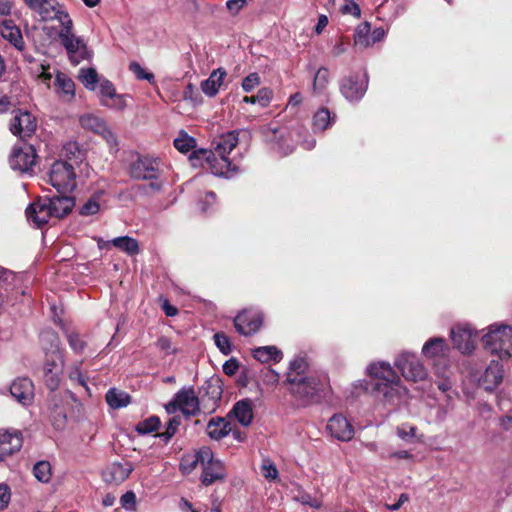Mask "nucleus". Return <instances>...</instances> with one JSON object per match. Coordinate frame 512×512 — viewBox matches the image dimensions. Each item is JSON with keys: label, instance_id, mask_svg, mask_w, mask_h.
<instances>
[{"label": "nucleus", "instance_id": "1", "mask_svg": "<svg viewBox=\"0 0 512 512\" xmlns=\"http://www.w3.org/2000/svg\"><path fill=\"white\" fill-rule=\"evenodd\" d=\"M367 373L378 380L374 384V391L377 397H381L386 403L395 405L407 395L408 390L388 362L371 363L367 367Z\"/></svg>", "mask_w": 512, "mask_h": 512}, {"label": "nucleus", "instance_id": "2", "mask_svg": "<svg viewBox=\"0 0 512 512\" xmlns=\"http://www.w3.org/2000/svg\"><path fill=\"white\" fill-rule=\"evenodd\" d=\"M264 140L272 144V148L282 155L292 153L296 144H301L306 150L315 147L316 141L313 137L308 136L302 127L288 129L271 123L262 128Z\"/></svg>", "mask_w": 512, "mask_h": 512}, {"label": "nucleus", "instance_id": "3", "mask_svg": "<svg viewBox=\"0 0 512 512\" xmlns=\"http://www.w3.org/2000/svg\"><path fill=\"white\" fill-rule=\"evenodd\" d=\"M291 396L302 406L318 403L330 392L329 378L325 373L308 374V376L288 379Z\"/></svg>", "mask_w": 512, "mask_h": 512}, {"label": "nucleus", "instance_id": "4", "mask_svg": "<svg viewBox=\"0 0 512 512\" xmlns=\"http://www.w3.org/2000/svg\"><path fill=\"white\" fill-rule=\"evenodd\" d=\"M74 199L65 194L51 198H40L31 203L26 209L28 222L40 228L48 223L51 217L62 218L71 212L74 207Z\"/></svg>", "mask_w": 512, "mask_h": 512}, {"label": "nucleus", "instance_id": "5", "mask_svg": "<svg viewBox=\"0 0 512 512\" xmlns=\"http://www.w3.org/2000/svg\"><path fill=\"white\" fill-rule=\"evenodd\" d=\"M480 342L484 351L507 361L512 357V326L504 322H495L481 330Z\"/></svg>", "mask_w": 512, "mask_h": 512}, {"label": "nucleus", "instance_id": "6", "mask_svg": "<svg viewBox=\"0 0 512 512\" xmlns=\"http://www.w3.org/2000/svg\"><path fill=\"white\" fill-rule=\"evenodd\" d=\"M197 464H200L203 468L201 481L206 486L224 480L226 477L223 462L215 459L212 450L208 447H202L196 452L193 466Z\"/></svg>", "mask_w": 512, "mask_h": 512}, {"label": "nucleus", "instance_id": "7", "mask_svg": "<svg viewBox=\"0 0 512 512\" xmlns=\"http://www.w3.org/2000/svg\"><path fill=\"white\" fill-rule=\"evenodd\" d=\"M64 23L58 33L61 44L67 51L70 61L77 65L85 59L87 55L86 44L83 39L76 36L73 31V22L70 16H64Z\"/></svg>", "mask_w": 512, "mask_h": 512}, {"label": "nucleus", "instance_id": "8", "mask_svg": "<svg viewBox=\"0 0 512 512\" xmlns=\"http://www.w3.org/2000/svg\"><path fill=\"white\" fill-rule=\"evenodd\" d=\"M50 184L60 193L66 194L76 188L74 164L68 161H55L49 171Z\"/></svg>", "mask_w": 512, "mask_h": 512}, {"label": "nucleus", "instance_id": "9", "mask_svg": "<svg viewBox=\"0 0 512 512\" xmlns=\"http://www.w3.org/2000/svg\"><path fill=\"white\" fill-rule=\"evenodd\" d=\"M166 412L173 414L177 411L187 417L195 416L199 413V399L193 387H183L173 397V399L165 405Z\"/></svg>", "mask_w": 512, "mask_h": 512}, {"label": "nucleus", "instance_id": "10", "mask_svg": "<svg viewBox=\"0 0 512 512\" xmlns=\"http://www.w3.org/2000/svg\"><path fill=\"white\" fill-rule=\"evenodd\" d=\"M402 376L412 382H420L427 378L428 372L419 357L411 352L400 353L394 362Z\"/></svg>", "mask_w": 512, "mask_h": 512}, {"label": "nucleus", "instance_id": "11", "mask_svg": "<svg viewBox=\"0 0 512 512\" xmlns=\"http://www.w3.org/2000/svg\"><path fill=\"white\" fill-rule=\"evenodd\" d=\"M191 160H205L212 174L223 177H233L238 168L226 156H218L212 150L199 149L194 151Z\"/></svg>", "mask_w": 512, "mask_h": 512}, {"label": "nucleus", "instance_id": "12", "mask_svg": "<svg viewBox=\"0 0 512 512\" xmlns=\"http://www.w3.org/2000/svg\"><path fill=\"white\" fill-rule=\"evenodd\" d=\"M161 160L148 155H138L129 167L130 176L137 180H157L161 178Z\"/></svg>", "mask_w": 512, "mask_h": 512}, {"label": "nucleus", "instance_id": "13", "mask_svg": "<svg viewBox=\"0 0 512 512\" xmlns=\"http://www.w3.org/2000/svg\"><path fill=\"white\" fill-rule=\"evenodd\" d=\"M46 335L49 337L52 344L51 353L50 355H47V360L44 365L45 381L47 386L51 390H54L59 384V375L62 372L63 361L59 352L57 336L52 332H48Z\"/></svg>", "mask_w": 512, "mask_h": 512}, {"label": "nucleus", "instance_id": "14", "mask_svg": "<svg viewBox=\"0 0 512 512\" xmlns=\"http://www.w3.org/2000/svg\"><path fill=\"white\" fill-rule=\"evenodd\" d=\"M477 330L469 323L457 324L450 330V338L455 349L469 355L476 348Z\"/></svg>", "mask_w": 512, "mask_h": 512}, {"label": "nucleus", "instance_id": "15", "mask_svg": "<svg viewBox=\"0 0 512 512\" xmlns=\"http://www.w3.org/2000/svg\"><path fill=\"white\" fill-rule=\"evenodd\" d=\"M36 163V151L32 145H15L9 158L10 167L20 173L31 174Z\"/></svg>", "mask_w": 512, "mask_h": 512}, {"label": "nucleus", "instance_id": "16", "mask_svg": "<svg viewBox=\"0 0 512 512\" xmlns=\"http://www.w3.org/2000/svg\"><path fill=\"white\" fill-rule=\"evenodd\" d=\"M27 6L36 13L42 21L56 19L61 25L64 23V16H69L67 12L56 0H24Z\"/></svg>", "mask_w": 512, "mask_h": 512}, {"label": "nucleus", "instance_id": "17", "mask_svg": "<svg viewBox=\"0 0 512 512\" xmlns=\"http://www.w3.org/2000/svg\"><path fill=\"white\" fill-rule=\"evenodd\" d=\"M502 361L491 360L485 370L477 377V385L487 392H493L502 383L504 366Z\"/></svg>", "mask_w": 512, "mask_h": 512}, {"label": "nucleus", "instance_id": "18", "mask_svg": "<svg viewBox=\"0 0 512 512\" xmlns=\"http://www.w3.org/2000/svg\"><path fill=\"white\" fill-rule=\"evenodd\" d=\"M368 87V75L364 71L362 75L346 77L342 80L340 90L342 95L350 102L363 98Z\"/></svg>", "mask_w": 512, "mask_h": 512}, {"label": "nucleus", "instance_id": "19", "mask_svg": "<svg viewBox=\"0 0 512 512\" xmlns=\"http://www.w3.org/2000/svg\"><path fill=\"white\" fill-rule=\"evenodd\" d=\"M263 322V315L257 310H244L234 319V326L237 332L244 336L256 333Z\"/></svg>", "mask_w": 512, "mask_h": 512}, {"label": "nucleus", "instance_id": "20", "mask_svg": "<svg viewBox=\"0 0 512 512\" xmlns=\"http://www.w3.org/2000/svg\"><path fill=\"white\" fill-rule=\"evenodd\" d=\"M385 31L383 28H376L371 31L368 22L361 23L357 26L354 33V47L356 50H362L371 47L377 42L383 40Z\"/></svg>", "mask_w": 512, "mask_h": 512}, {"label": "nucleus", "instance_id": "21", "mask_svg": "<svg viewBox=\"0 0 512 512\" xmlns=\"http://www.w3.org/2000/svg\"><path fill=\"white\" fill-rule=\"evenodd\" d=\"M36 119L28 111H18L10 124V131L24 139L30 137L36 130Z\"/></svg>", "mask_w": 512, "mask_h": 512}, {"label": "nucleus", "instance_id": "22", "mask_svg": "<svg viewBox=\"0 0 512 512\" xmlns=\"http://www.w3.org/2000/svg\"><path fill=\"white\" fill-rule=\"evenodd\" d=\"M80 124L84 129L101 135L110 146H116L117 141L115 135L100 117L93 114H85L80 117Z\"/></svg>", "mask_w": 512, "mask_h": 512}, {"label": "nucleus", "instance_id": "23", "mask_svg": "<svg viewBox=\"0 0 512 512\" xmlns=\"http://www.w3.org/2000/svg\"><path fill=\"white\" fill-rule=\"evenodd\" d=\"M327 429L339 441H350L354 436L352 424L342 414L333 415L328 421Z\"/></svg>", "mask_w": 512, "mask_h": 512}, {"label": "nucleus", "instance_id": "24", "mask_svg": "<svg viewBox=\"0 0 512 512\" xmlns=\"http://www.w3.org/2000/svg\"><path fill=\"white\" fill-rule=\"evenodd\" d=\"M10 393L20 404L28 406L34 399V385L26 377L17 378L10 386Z\"/></svg>", "mask_w": 512, "mask_h": 512}, {"label": "nucleus", "instance_id": "25", "mask_svg": "<svg viewBox=\"0 0 512 512\" xmlns=\"http://www.w3.org/2000/svg\"><path fill=\"white\" fill-rule=\"evenodd\" d=\"M134 466L131 462H114L103 472V479L106 483L118 485L124 482L132 473Z\"/></svg>", "mask_w": 512, "mask_h": 512}, {"label": "nucleus", "instance_id": "26", "mask_svg": "<svg viewBox=\"0 0 512 512\" xmlns=\"http://www.w3.org/2000/svg\"><path fill=\"white\" fill-rule=\"evenodd\" d=\"M449 352V345L441 337L430 338L422 347V354L429 359H443L448 356Z\"/></svg>", "mask_w": 512, "mask_h": 512}, {"label": "nucleus", "instance_id": "27", "mask_svg": "<svg viewBox=\"0 0 512 512\" xmlns=\"http://www.w3.org/2000/svg\"><path fill=\"white\" fill-rule=\"evenodd\" d=\"M22 446L21 434L17 431L11 433L0 431V461L5 457L19 451Z\"/></svg>", "mask_w": 512, "mask_h": 512}, {"label": "nucleus", "instance_id": "28", "mask_svg": "<svg viewBox=\"0 0 512 512\" xmlns=\"http://www.w3.org/2000/svg\"><path fill=\"white\" fill-rule=\"evenodd\" d=\"M54 85L55 91L62 101L70 102L74 99L75 83L68 75L57 71Z\"/></svg>", "mask_w": 512, "mask_h": 512}, {"label": "nucleus", "instance_id": "29", "mask_svg": "<svg viewBox=\"0 0 512 512\" xmlns=\"http://www.w3.org/2000/svg\"><path fill=\"white\" fill-rule=\"evenodd\" d=\"M0 34L2 37L9 41L17 50H23L25 43L21 30L10 19H5L0 23Z\"/></svg>", "mask_w": 512, "mask_h": 512}, {"label": "nucleus", "instance_id": "30", "mask_svg": "<svg viewBox=\"0 0 512 512\" xmlns=\"http://www.w3.org/2000/svg\"><path fill=\"white\" fill-rule=\"evenodd\" d=\"M226 71L222 68L215 69L211 72L209 77L201 82V90L208 97H214L223 84Z\"/></svg>", "mask_w": 512, "mask_h": 512}, {"label": "nucleus", "instance_id": "31", "mask_svg": "<svg viewBox=\"0 0 512 512\" xmlns=\"http://www.w3.org/2000/svg\"><path fill=\"white\" fill-rule=\"evenodd\" d=\"M238 132L231 131L224 135H221L213 142L214 150L218 156H226L236 147L238 144Z\"/></svg>", "mask_w": 512, "mask_h": 512}, {"label": "nucleus", "instance_id": "32", "mask_svg": "<svg viewBox=\"0 0 512 512\" xmlns=\"http://www.w3.org/2000/svg\"><path fill=\"white\" fill-rule=\"evenodd\" d=\"M253 357L259 362L266 363L269 361L279 362L283 354L276 346H262L253 349Z\"/></svg>", "mask_w": 512, "mask_h": 512}, {"label": "nucleus", "instance_id": "33", "mask_svg": "<svg viewBox=\"0 0 512 512\" xmlns=\"http://www.w3.org/2000/svg\"><path fill=\"white\" fill-rule=\"evenodd\" d=\"M230 424L223 418H212L207 425V434L210 438L219 440L230 432Z\"/></svg>", "mask_w": 512, "mask_h": 512}, {"label": "nucleus", "instance_id": "34", "mask_svg": "<svg viewBox=\"0 0 512 512\" xmlns=\"http://www.w3.org/2000/svg\"><path fill=\"white\" fill-rule=\"evenodd\" d=\"M233 413L238 422L243 426L251 424L253 419V410L250 400L238 401L233 408Z\"/></svg>", "mask_w": 512, "mask_h": 512}, {"label": "nucleus", "instance_id": "35", "mask_svg": "<svg viewBox=\"0 0 512 512\" xmlns=\"http://www.w3.org/2000/svg\"><path fill=\"white\" fill-rule=\"evenodd\" d=\"M107 404L112 409H120L126 407L130 403V395L116 388H110L105 396Z\"/></svg>", "mask_w": 512, "mask_h": 512}, {"label": "nucleus", "instance_id": "36", "mask_svg": "<svg viewBox=\"0 0 512 512\" xmlns=\"http://www.w3.org/2000/svg\"><path fill=\"white\" fill-rule=\"evenodd\" d=\"M308 374H318L317 372H309L308 371V363L306 359L302 356H297L294 358L289 365V370L286 376V383H288V379L291 377L301 378L308 376Z\"/></svg>", "mask_w": 512, "mask_h": 512}, {"label": "nucleus", "instance_id": "37", "mask_svg": "<svg viewBox=\"0 0 512 512\" xmlns=\"http://www.w3.org/2000/svg\"><path fill=\"white\" fill-rule=\"evenodd\" d=\"M112 245L130 256L136 255L139 252V245L137 240L129 236L116 237L111 241Z\"/></svg>", "mask_w": 512, "mask_h": 512}, {"label": "nucleus", "instance_id": "38", "mask_svg": "<svg viewBox=\"0 0 512 512\" xmlns=\"http://www.w3.org/2000/svg\"><path fill=\"white\" fill-rule=\"evenodd\" d=\"M333 123L330 111L326 108L319 109L313 117V129L315 132H322Z\"/></svg>", "mask_w": 512, "mask_h": 512}, {"label": "nucleus", "instance_id": "39", "mask_svg": "<svg viewBox=\"0 0 512 512\" xmlns=\"http://www.w3.org/2000/svg\"><path fill=\"white\" fill-rule=\"evenodd\" d=\"M79 79L85 88L93 91L96 90L97 83L100 82L98 73L94 68H82L79 73Z\"/></svg>", "mask_w": 512, "mask_h": 512}, {"label": "nucleus", "instance_id": "40", "mask_svg": "<svg viewBox=\"0 0 512 512\" xmlns=\"http://www.w3.org/2000/svg\"><path fill=\"white\" fill-rule=\"evenodd\" d=\"M62 156L66 157L68 162L78 164L82 161V154L76 142H68L62 148Z\"/></svg>", "mask_w": 512, "mask_h": 512}, {"label": "nucleus", "instance_id": "41", "mask_svg": "<svg viewBox=\"0 0 512 512\" xmlns=\"http://www.w3.org/2000/svg\"><path fill=\"white\" fill-rule=\"evenodd\" d=\"M196 141L193 137L187 133H180L179 136L174 140V147L181 153H188L194 149Z\"/></svg>", "mask_w": 512, "mask_h": 512}, {"label": "nucleus", "instance_id": "42", "mask_svg": "<svg viewBox=\"0 0 512 512\" xmlns=\"http://www.w3.org/2000/svg\"><path fill=\"white\" fill-rule=\"evenodd\" d=\"M160 423V419L157 416H151L140 421L136 426V431L142 435L149 434L156 431L159 428Z\"/></svg>", "mask_w": 512, "mask_h": 512}, {"label": "nucleus", "instance_id": "43", "mask_svg": "<svg viewBox=\"0 0 512 512\" xmlns=\"http://www.w3.org/2000/svg\"><path fill=\"white\" fill-rule=\"evenodd\" d=\"M33 474L38 481L47 483L51 477V466L47 461H40L33 467Z\"/></svg>", "mask_w": 512, "mask_h": 512}, {"label": "nucleus", "instance_id": "44", "mask_svg": "<svg viewBox=\"0 0 512 512\" xmlns=\"http://www.w3.org/2000/svg\"><path fill=\"white\" fill-rule=\"evenodd\" d=\"M435 373L440 378L439 381L437 382L439 390H441L442 392H447L451 390L453 383L449 378V370L447 369V367L439 368L436 364Z\"/></svg>", "mask_w": 512, "mask_h": 512}, {"label": "nucleus", "instance_id": "45", "mask_svg": "<svg viewBox=\"0 0 512 512\" xmlns=\"http://www.w3.org/2000/svg\"><path fill=\"white\" fill-rule=\"evenodd\" d=\"M329 80V71L325 67H321L316 72L313 81V89L315 92H321L327 85Z\"/></svg>", "mask_w": 512, "mask_h": 512}, {"label": "nucleus", "instance_id": "46", "mask_svg": "<svg viewBox=\"0 0 512 512\" xmlns=\"http://www.w3.org/2000/svg\"><path fill=\"white\" fill-rule=\"evenodd\" d=\"M261 474L268 481L276 480L279 475L275 464L269 458L263 459L261 464Z\"/></svg>", "mask_w": 512, "mask_h": 512}, {"label": "nucleus", "instance_id": "47", "mask_svg": "<svg viewBox=\"0 0 512 512\" xmlns=\"http://www.w3.org/2000/svg\"><path fill=\"white\" fill-rule=\"evenodd\" d=\"M101 104L111 109L123 110L127 106L126 96L115 93L111 98L105 99Z\"/></svg>", "mask_w": 512, "mask_h": 512}, {"label": "nucleus", "instance_id": "48", "mask_svg": "<svg viewBox=\"0 0 512 512\" xmlns=\"http://www.w3.org/2000/svg\"><path fill=\"white\" fill-rule=\"evenodd\" d=\"M69 346L75 353H82L86 347V343L81 339L75 331H69L66 334Z\"/></svg>", "mask_w": 512, "mask_h": 512}, {"label": "nucleus", "instance_id": "49", "mask_svg": "<svg viewBox=\"0 0 512 512\" xmlns=\"http://www.w3.org/2000/svg\"><path fill=\"white\" fill-rule=\"evenodd\" d=\"M214 342L217 348L224 354L229 355L232 352V346L229 338L222 332L214 334Z\"/></svg>", "mask_w": 512, "mask_h": 512}, {"label": "nucleus", "instance_id": "50", "mask_svg": "<svg viewBox=\"0 0 512 512\" xmlns=\"http://www.w3.org/2000/svg\"><path fill=\"white\" fill-rule=\"evenodd\" d=\"M99 95L100 102L103 103L105 99L111 98L116 93L115 87L111 81L102 79L99 82Z\"/></svg>", "mask_w": 512, "mask_h": 512}, {"label": "nucleus", "instance_id": "51", "mask_svg": "<svg viewBox=\"0 0 512 512\" xmlns=\"http://www.w3.org/2000/svg\"><path fill=\"white\" fill-rule=\"evenodd\" d=\"M180 423L181 420L179 417L175 416L170 418L167 423L166 430L163 433L159 434L158 436L164 439L166 442L169 441L176 433Z\"/></svg>", "mask_w": 512, "mask_h": 512}, {"label": "nucleus", "instance_id": "52", "mask_svg": "<svg viewBox=\"0 0 512 512\" xmlns=\"http://www.w3.org/2000/svg\"><path fill=\"white\" fill-rule=\"evenodd\" d=\"M100 210V204L95 197L87 200L80 209V214L83 216H91Z\"/></svg>", "mask_w": 512, "mask_h": 512}, {"label": "nucleus", "instance_id": "53", "mask_svg": "<svg viewBox=\"0 0 512 512\" xmlns=\"http://www.w3.org/2000/svg\"><path fill=\"white\" fill-rule=\"evenodd\" d=\"M35 73L42 83L46 84L48 87L50 86V81L53 77V73L50 72L49 65L39 64L35 69Z\"/></svg>", "mask_w": 512, "mask_h": 512}, {"label": "nucleus", "instance_id": "54", "mask_svg": "<svg viewBox=\"0 0 512 512\" xmlns=\"http://www.w3.org/2000/svg\"><path fill=\"white\" fill-rule=\"evenodd\" d=\"M260 84V77L257 73H250L246 76L241 84L242 89L249 93L253 91Z\"/></svg>", "mask_w": 512, "mask_h": 512}, {"label": "nucleus", "instance_id": "55", "mask_svg": "<svg viewBox=\"0 0 512 512\" xmlns=\"http://www.w3.org/2000/svg\"><path fill=\"white\" fill-rule=\"evenodd\" d=\"M255 96H256V103L264 108L270 104V102L273 98V92L271 89L264 87V88H261L260 90H258V92Z\"/></svg>", "mask_w": 512, "mask_h": 512}, {"label": "nucleus", "instance_id": "56", "mask_svg": "<svg viewBox=\"0 0 512 512\" xmlns=\"http://www.w3.org/2000/svg\"><path fill=\"white\" fill-rule=\"evenodd\" d=\"M130 70L136 75L137 79L148 81H152L154 79V75L152 73L147 72L140 64L136 62H132L130 64Z\"/></svg>", "mask_w": 512, "mask_h": 512}, {"label": "nucleus", "instance_id": "57", "mask_svg": "<svg viewBox=\"0 0 512 512\" xmlns=\"http://www.w3.org/2000/svg\"><path fill=\"white\" fill-rule=\"evenodd\" d=\"M346 3L341 7V11L343 14H349L356 18L361 16V9L354 0H345Z\"/></svg>", "mask_w": 512, "mask_h": 512}, {"label": "nucleus", "instance_id": "58", "mask_svg": "<svg viewBox=\"0 0 512 512\" xmlns=\"http://www.w3.org/2000/svg\"><path fill=\"white\" fill-rule=\"evenodd\" d=\"M216 195L214 192H206L204 196L199 198V208L202 212H207L208 209L215 203Z\"/></svg>", "mask_w": 512, "mask_h": 512}, {"label": "nucleus", "instance_id": "59", "mask_svg": "<svg viewBox=\"0 0 512 512\" xmlns=\"http://www.w3.org/2000/svg\"><path fill=\"white\" fill-rule=\"evenodd\" d=\"M120 503L126 510H134L136 506V495L132 491H127L120 498Z\"/></svg>", "mask_w": 512, "mask_h": 512}, {"label": "nucleus", "instance_id": "60", "mask_svg": "<svg viewBox=\"0 0 512 512\" xmlns=\"http://www.w3.org/2000/svg\"><path fill=\"white\" fill-rule=\"evenodd\" d=\"M15 279V275L12 271L7 270L0 266V286H5V290L12 284Z\"/></svg>", "mask_w": 512, "mask_h": 512}, {"label": "nucleus", "instance_id": "61", "mask_svg": "<svg viewBox=\"0 0 512 512\" xmlns=\"http://www.w3.org/2000/svg\"><path fill=\"white\" fill-rule=\"evenodd\" d=\"M416 427L409 425H402L397 428V435L402 440H409L415 436Z\"/></svg>", "mask_w": 512, "mask_h": 512}, {"label": "nucleus", "instance_id": "62", "mask_svg": "<svg viewBox=\"0 0 512 512\" xmlns=\"http://www.w3.org/2000/svg\"><path fill=\"white\" fill-rule=\"evenodd\" d=\"M239 361L236 358H230L223 364V372L228 376H233L239 369Z\"/></svg>", "mask_w": 512, "mask_h": 512}, {"label": "nucleus", "instance_id": "63", "mask_svg": "<svg viewBox=\"0 0 512 512\" xmlns=\"http://www.w3.org/2000/svg\"><path fill=\"white\" fill-rule=\"evenodd\" d=\"M11 498L10 489L6 484L0 483V509L8 506Z\"/></svg>", "mask_w": 512, "mask_h": 512}, {"label": "nucleus", "instance_id": "64", "mask_svg": "<svg viewBox=\"0 0 512 512\" xmlns=\"http://www.w3.org/2000/svg\"><path fill=\"white\" fill-rule=\"evenodd\" d=\"M296 499L304 505H308L313 508L320 507V502L307 493L300 494Z\"/></svg>", "mask_w": 512, "mask_h": 512}]
</instances>
